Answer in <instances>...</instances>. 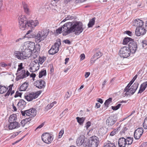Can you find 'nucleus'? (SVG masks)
Returning a JSON list of instances; mask_svg holds the SVG:
<instances>
[{"mask_svg": "<svg viewBox=\"0 0 147 147\" xmlns=\"http://www.w3.org/2000/svg\"><path fill=\"white\" fill-rule=\"evenodd\" d=\"M88 139L85 138L84 135L80 136L76 141V144L77 146H80L83 145L84 147L87 146Z\"/></svg>", "mask_w": 147, "mask_h": 147, "instance_id": "nucleus-9", "label": "nucleus"}, {"mask_svg": "<svg viewBox=\"0 0 147 147\" xmlns=\"http://www.w3.org/2000/svg\"><path fill=\"white\" fill-rule=\"evenodd\" d=\"M147 85V82L143 83L140 86V89L138 93H140L144 91L146 88Z\"/></svg>", "mask_w": 147, "mask_h": 147, "instance_id": "nucleus-22", "label": "nucleus"}, {"mask_svg": "<svg viewBox=\"0 0 147 147\" xmlns=\"http://www.w3.org/2000/svg\"><path fill=\"white\" fill-rule=\"evenodd\" d=\"M131 85L129 83L124 89V91L125 92L126 91H127V90L129 89V88Z\"/></svg>", "mask_w": 147, "mask_h": 147, "instance_id": "nucleus-51", "label": "nucleus"}, {"mask_svg": "<svg viewBox=\"0 0 147 147\" xmlns=\"http://www.w3.org/2000/svg\"><path fill=\"white\" fill-rule=\"evenodd\" d=\"M1 67H4L7 66V65L4 63H1Z\"/></svg>", "mask_w": 147, "mask_h": 147, "instance_id": "nucleus-64", "label": "nucleus"}, {"mask_svg": "<svg viewBox=\"0 0 147 147\" xmlns=\"http://www.w3.org/2000/svg\"><path fill=\"white\" fill-rule=\"evenodd\" d=\"M127 90V91H125L126 92L125 93V94L127 95H132L136 91H135V90H134V88L131 87L130 88L128 89Z\"/></svg>", "mask_w": 147, "mask_h": 147, "instance_id": "nucleus-25", "label": "nucleus"}, {"mask_svg": "<svg viewBox=\"0 0 147 147\" xmlns=\"http://www.w3.org/2000/svg\"><path fill=\"white\" fill-rule=\"evenodd\" d=\"M126 33L130 36H131L132 35V32L129 31H126Z\"/></svg>", "mask_w": 147, "mask_h": 147, "instance_id": "nucleus-62", "label": "nucleus"}, {"mask_svg": "<svg viewBox=\"0 0 147 147\" xmlns=\"http://www.w3.org/2000/svg\"><path fill=\"white\" fill-rule=\"evenodd\" d=\"M61 45L60 40L59 39L58 41H57L54 45L52 46L50 49L49 51V54L54 55L58 52L59 50V47Z\"/></svg>", "mask_w": 147, "mask_h": 147, "instance_id": "nucleus-7", "label": "nucleus"}, {"mask_svg": "<svg viewBox=\"0 0 147 147\" xmlns=\"http://www.w3.org/2000/svg\"><path fill=\"white\" fill-rule=\"evenodd\" d=\"M8 88L5 86H0V94H3L6 92L8 90Z\"/></svg>", "mask_w": 147, "mask_h": 147, "instance_id": "nucleus-31", "label": "nucleus"}, {"mask_svg": "<svg viewBox=\"0 0 147 147\" xmlns=\"http://www.w3.org/2000/svg\"><path fill=\"white\" fill-rule=\"evenodd\" d=\"M87 146L88 147H97L100 143L98 138L94 136L90 137L87 140Z\"/></svg>", "mask_w": 147, "mask_h": 147, "instance_id": "nucleus-4", "label": "nucleus"}, {"mask_svg": "<svg viewBox=\"0 0 147 147\" xmlns=\"http://www.w3.org/2000/svg\"><path fill=\"white\" fill-rule=\"evenodd\" d=\"M76 119H77L78 122L80 124H82L83 123L85 119V118H80L79 117H77L76 118Z\"/></svg>", "mask_w": 147, "mask_h": 147, "instance_id": "nucleus-39", "label": "nucleus"}, {"mask_svg": "<svg viewBox=\"0 0 147 147\" xmlns=\"http://www.w3.org/2000/svg\"><path fill=\"white\" fill-rule=\"evenodd\" d=\"M107 80H104V81L103 82V83L102 84V88H103V87H104L105 85L107 83Z\"/></svg>", "mask_w": 147, "mask_h": 147, "instance_id": "nucleus-63", "label": "nucleus"}, {"mask_svg": "<svg viewBox=\"0 0 147 147\" xmlns=\"http://www.w3.org/2000/svg\"><path fill=\"white\" fill-rule=\"evenodd\" d=\"M16 119V115L15 114H13L11 115L9 119V122L10 123L14 122Z\"/></svg>", "mask_w": 147, "mask_h": 147, "instance_id": "nucleus-29", "label": "nucleus"}, {"mask_svg": "<svg viewBox=\"0 0 147 147\" xmlns=\"http://www.w3.org/2000/svg\"><path fill=\"white\" fill-rule=\"evenodd\" d=\"M112 98H109L106 100L104 103L105 106L107 107H108L109 106V105L112 102Z\"/></svg>", "mask_w": 147, "mask_h": 147, "instance_id": "nucleus-35", "label": "nucleus"}, {"mask_svg": "<svg viewBox=\"0 0 147 147\" xmlns=\"http://www.w3.org/2000/svg\"><path fill=\"white\" fill-rule=\"evenodd\" d=\"M18 134V133H15V134L12 135L11 136V138H13L15 137L16 136H17Z\"/></svg>", "mask_w": 147, "mask_h": 147, "instance_id": "nucleus-61", "label": "nucleus"}, {"mask_svg": "<svg viewBox=\"0 0 147 147\" xmlns=\"http://www.w3.org/2000/svg\"><path fill=\"white\" fill-rule=\"evenodd\" d=\"M133 139V138H131L130 137H128L127 139H125L126 140V142H127V145L131 144L132 143Z\"/></svg>", "mask_w": 147, "mask_h": 147, "instance_id": "nucleus-38", "label": "nucleus"}, {"mask_svg": "<svg viewBox=\"0 0 147 147\" xmlns=\"http://www.w3.org/2000/svg\"><path fill=\"white\" fill-rule=\"evenodd\" d=\"M63 42H65V44H67L69 45H70L71 44V42L68 39L64 40Z\"/></svg>", "mask_w": 147, "mask_h": 147, "instance_id": "nucleus-52", "label": "nucleus"}, {"mask_svg": "<svg viewBox=\"0 0 147 147\" xmlns=\"http://www.w3.org/2000/svg\"><path fill=\"white\" fill-rule=\"evenodd\" d=\"M133 40L131 38L129 37H125V38L123 40V45L127 44L128 43L131 42V40Z\"/></svg>", "mask_w": 147, "mask_h": 147, "instance_id": "nucleus-27", "label": "nucleus"}, {"mask_svg": "<svg viewBox=\"0 0 147 147\" xmlns=\"http://www.w3.org/2000/svg\"><path fill=\"white\" fill-rule=\"evenodd\" d=\"M42 140L45 143L47 144L50 143L53 140L52 137L48 133L43 134L42 136Z\"/></svg>", "mask_w": 147, "mask_h": 147, "instance_id": "nucleus-10", "label": "nucleus"}, {"mask_svg": "<svg viewBox=\"0 0 147 147\" xmlns=\"http://www.w3.org/2000/svg\"><path fill=\"white\" fill-rule=\"evenodd\" d=\"M138 83L137 82H136L134 83L131 87L134 88V90L136 91L138 87Z\"/></svg>", "mask_w": 147, "mask_h": 147, "instance_id": "nucleus-41", "label": "nucleus"}, {"mask_svg": "<svg viewBox=\"0 0 147 147\" xmlns=\"http://www.w3.org/2000/svg\"><path fill=\"white\" fill-rule=\"evenodd\" d=\"M82 23L77 22L75 23L72 22H67L64 24L62 27L59 28L56 30L57 33L60 34L63 31V36H66L69 34L74 32L76 35H78L83 31Z\"/></svg>", "mask_w": 147, "mask_h": 147, "instance_id": "nucleus-1", "label": "nucleus"}, {"mask_svg": "<svg viewBox=\"0 0 147 147\" xmlns=\"http://www.w3.org/2000/svg\"><path fill=\"white\" fill-rule=\"evenodd\" d=\"M118 144L119 147H125L127 145L126 140L124 137L120 138L119 139Z\"/></svg>", "mask_w": 147, "mask_h": 147, "instance_id": "nucleus-16", "label": "nucleus"}, {"mask_svg": "<svg viewBox=\"0 0 147 147\" xmlns=\"http://www.w3.org/2000/svg\"><path fill=\"white\" fill-rule=\"evenodd\" d=\"M23 5L24 10V11L28 15L30 13V11L27 5L24 2H22Z\"/></svg>", "mask_w": 147, "mask_h": 147, "instance_id": "nucleus-26", "label": "nucleus"}, {"mask_svg": "<svg viewBox=\"0 0 147 147\" xmlns=\"http://www.w3.org/2000/svg\"><path fill=\"white\" fill-rule=\"evenodd\" d=\"M44 125V123H42L41 124L39 125L36 129H40L41 128V127H42L43 125Z\"/></svg>", "mask_w": 147, "mask_h": 147, "instance_id": "nucleus-60", "label": "nucleus"}, {"mask_svg": "<svg viewBox=\"0 0 147 147\" xmlns=\"http://www.w3.org/2000/svg\"><path fill=\"white\" fill-rule=\"evenodd\" d=\"M116 121L113 117L110 116L107 119L106 124L109 127H111L115 124Z\"/></svg>", "mask_w": 147, "mask_h": 147, "instance_id": "nucleus-14", "label": "nucleus"}, {"mask_svg": "<svg viewBox=\"0 0 147 147\" xmlns=\"http://www.w3.org/2000/svg\"><path fill=\"white\" fill-rule=\"evenodd\" d=\"M31 118H30V117H29L28 118H26V119H24L26 124L28 122L30 121L31 120Z\"/></svg>", "mask_w": 147, "mask_h": 147, "instance_id": "nucleus-56", "label": "nucleus"}, {"mask_svg": "<svg viewBox=\"0 0 147 147\" xmlns=\"http://www.w3.org/2000/svg\"><path fill=\"white\" fill-rule=\"evenodd\" d=\"M26 48L30 50L33 51L35 48V43L32 42H27L25 45Z\"/></svg>", "mask_w": 147, "mask_h": 147, "instance_id": "nucleus-19", "label": "nucleus"}, {"mask_svg": "<svg viewBox=\"0 0 147 147\" xmlns=\"http://www.w3.org/2000/svg\"><path fill=\"white\" fill-rule=\"evenodd\" d=\"M26 104V102L22 99L20 100L18 102L17 105L21 108H23Z\"/></svg>", "mask_w": 147, "mask_h": 147, "instance_id": "nucleus-24", "label": "nucleus"}, {"mask_svg": "<svg viewBox=\"0 0 147 147\" xmlns=\"http://www.w3.org/2000/svg\"><path fill=\"white\" fill-rule=\"evenodd\" d=\"M47 73L45 70H42L39 73V78H40L43 76H45L46 75Z\"/></svg>", "mask_w": 147, "mask_h": 147, "instance_id": "nucleus-37", "label": "nucleus"}, {"mask_svg": "<svg viewBox=\"0 0 147 147\" xmlns=\"http://www.w3.org/2000/svg\"><path fill=\"white\" fill-rule=\"evenodd\" d=\"M40 44H36V45H35V51L36 52H38V51H39L40 49Z\"/></svg>", "mask_w": 147, "mask_h": 147, "instance_id": "nucleus-45", "label": "nucleus"}, {"mask_svg": "<svg viewBox=\"0 0 147 147\" xmlns=\"http://www.w3.org/2000/svg\"><path fill=\"white\" fill-rule=\"evenodd\" d=\"M143 21L139 19H136L134 22L133 25L138 28L144 26Z\"/></svg>", "mask_w": 147, "mask_h": 147, "instance_id": "nucleus-18", "label": "nucleus"}, {"mask_svg": "<svg viewBox=\"0 0 147 147\" xmlns=\"http://www.w3.org/2000/svg\"><path fill=\"white\" fill-rule=\"evenodd\" d=\"M24 51L26 57H28L32 54V51L26 48Z\"/></svg>", "mask_w": 147, "mask_h": 147, "instance_id": "nucleus-30", "label": "nucleus"}, {"mask_svg": "<svg viewBox=\"0 0 147 147\" xmlns=\"http://www.w3.org/2000/svg\"><path fill=\"white\" fill-rule=\"evenodd\" d=\"M130 50L128 47L124 46L121 48L119 51V54L120 56L123 58H127L130 55Z\"/></svg>", "mask_w": 147, "mask_h": 147, "instance_id": "nucleus-6", "label": "nucleus"}, {"mask_svg": "<svg viewBox=\"0 0 147 147\" xmlns=\"http://www.w3.org/2000/svg\"><path fill=\"white\" fill-rule=\"evenodd\" d=\"M38 95L34 93H31L25 96V99L28 101H30L33 99L37 98Z\"/></svg>", "mask_w": 147, "mask_h": 147, "instance_id": "nucleus-15", "label": "nucleus"}, {"mask_svg": "<svg viewBox=\"0 0 147 147\" xmlns=\"http://www.w3.org/2000/svg\"><path fill=\"white\" fill-rule=\"evenodd\" d=\"M38 52L35 51L33 55H32V57H33L34 59L36 58L38 56Z\"/></svg>", "mask_w": 147, "mask_h": 147, "instance_id": "nucleus-47", "label": "nucleus"}, {"mask_svg": "<svg viewBox=\"0 0 147 147\" xmlns=\"http://www.w3.org/2000/svg\"><path fill=\"white\" fill-rule=\"evenodd\" d=\"M21 124L23 127H24L26 124L24 119L22 120L21 122Z\"/></svg>", "mask_w": 147, "mask_h": 147, "instance_id": "nucleus-58", "label": "nucleus"}, {"mask_svg": "<svg viewBox=\"0 0 147 147\" xmlns=\"http://www.w3.org/2000/svg\"><path fill=\"white\" fill-rule=\"evenodd\" d=\"M24 68L23 67V63H20L18 65V68L17 70V72H19V71H21Z\"/></svg>", "mask_w": 147, "mask_h": 147, "instance_id": "nucleus-40", "label": "nucleus"}, {"mask_svg": "<svg viewBox=\"0 0 147 147\" xmlns=\"http://www.w3.org/2000/svg\"><path fill=\"white\" fill-rule=\"evenodd\" d=\"M102 55V54L100 51H98L96 52V53L92 56V58L94 59L97 57L96 59L100 57Z\"/></svg>", "mask_w": 147, "mask_h": 147, "instance_id": "nucleus-33", "label": "nucleus"}, {"mask_svg": "<svg viewBox=\"0 0 147 147\" xmlns=\"http://www.w3.org/2000/svg\"><path fill=\"white\" fill-rule=\"evenodd\" d=\"M143 126L145 129H147V116L144 120L143 123Z\"/></svg>", "mask_w": 147, "mask_h": 147, "instance_id": "nucleus-43", "label": "nucleus"}, {"mask_svg": "<svg viewBox=\"0 0 147 147\" xmlns=\"http://www.w3.org/2000/svg\"><path fill=\"white\" fill-rule=\"evenodd\" d=\"M33 66L31 67V69L34 71H32V72H34L35 71H37L39 69V63L37 60H36L33 61Z\"/></svg>", "mask_w": 147, "mask_h": 147, "instance_id": "nucleus-21", "label": "nucleus"}, {"mask_svg": "<svg viewBox=\"0 0 147 147\" xmlns=\"http://www.w3.org/2000/svg\"><path fill=\"white\" fill-rule=\"evenodd\" d=\"M45 82L42 80H39L36 81L35 83V86L38 88L41 89L44 88L45 86Z\"/></svg>", "mask_w": 147, "mask_h": 147, "instance_id": "nucleus-17", "label": "nucleus"}, {"mask_svg": "<svg viewBox=\"0 0 147 147\" xmlns=\"http://www.w3.org/2000/svg\"><path fill=\"white\" fill-rule=\"evenodd\" d=\"M146 30L144 27V26L138 28H136L135 31V34L136 36H139L141 35L144 34L146 32Z\"/></svg>", "mask_w": 147, "mask_h": 147, "instance_id": "nucleus-13", "label": "nucleus"}, {"mask_svg": "<svg viewBox=\"0 0 147 147\" xmlns=\"http://www.w3.org/2000/svg\"><path fill=\"white\" fill-rule=\"evenodd\" d=\"M95 18L94 17L91 19L88 24V26L89 28L92 27L94 24L95 20Z\"/></svg>", "mask_w": 147, "mask_h": 147, "instance_id": "nucleus-32", "label": "nucleus"}, {"mask_svg": "<svg viewBox=\"0 0 147 147\" xmlns=\"http://www.w3.org/2000/svg\"><path fill=\"white\" fill-rule=\"evenodd\" d=\"M91 123L90 121H88L86 123V127L87 129L90 126Z\"/></svg>", "mask_w": 147, "mask_h": 147, "instance_id": "nucleus-55", "label": "nucleus"}, {"mask_svg": "<svg viewBox=\"0 0 147 147\" xmlns=\"http://www.w3.org/2000/svg\"><path fill=\"white\" fill-rule=\"evenodd\" d=\"M64 133V130L61 129L59 133V138H61Z\"/></svg>", "mask_w": 147, "mask_h": 147, "instance_id": "nucleus-49", "label": "nucleus"}, {"mask_svg": "<svg viewBox=\"0 0 147 147\" xmlns=\"http://www.w3.org/2000/svg\"><path fill=\"white\" fill-rule=\"evenodd\" d=\"M45 59L44 57H40L38 59L39 63L40 64H42L45 61Z\"/></svg>", "mask_w": 147, "mask_h": 147, "instance_id": "nucleus-44", "label": "nucleus"}, {"mask_svg": "<svg viewBox=\"0 0 147 147\" xmlns=\"http://www.w3.org/2000/svg\"><path fill=\"white\" fill-rule=\"evenodd\" d=\"M80 60L82 61L83 60L85 57V56L84 54H82L80 55Z\"/></svg>", "mask_w": 147, "mask_h": 147, "instance_id": "nucleus-54", "label": "nucleus"}, {"mask_svg": "<svg viewBox=\"0 0 147 147\" xmlns=\"http://www.w3.org/2000/svg\"><path fill=\"white\" fill-rule=\"evenodd\" d=\"M90 74V73L89 72H86L85 74V77L86 78H87Z\"/></svg>", "mask_w": 147, "mask_h": 147, "instance_id": "nucleus-59", "label": "nucleus"}, {"mask_svg": "<svg viewBox=\"0 0 147 147\" xmlns=\"http://www.w3.org/2000/svg\"><path fill=\"white\" fill-rule=\"evenodd\" d=\"M104 147H116L115 145L110 142L108 141L104 144Z\"/></svg>", "mask_w": 147, "mask_h": 147, "instance_id": "nucleus-28", "label": "nucleus"}, {"mask_svg": "<svg viewBox=\"0 0 147 147\" xmlns=\"http://www.w3.org/2000/svg\"><path fill=\"white\" fill-rule=\"evenodd\" d=\"M29 84L28 83L26 82L24 83L20 86V91H24L26 90Z\"/></svg>", "mask_w": 147, "mask_h": 147, "instance_id": "nucleus-23", "label": "nucleus"}, {"mask_svg": "<svg viewBox=\"0 0 147 147\" xmlns=\"http://www.w3.org/2000/svg\"><path fill=\"white\" fill-rule=\"evenodd\" d=\"M129 47L130 52L132 53H134L136 52L137 49V42L133 40H131L129 44Z\"/></svg>", "mask_w": 147, "mask_h": 147, "instance_id": "nucleus-11", "label": "nucleus"}, {"mask_svg": "<svg viewBox=\"0 0 147 147\" xmlns=\"http://www.w3.org/2000/svg\"><path fill=\"white\" fill-rule=\"evenodd\" d=\"M117 133L114 130L112 131L110 134V135L113 136L114 135Z\"/></svg>", "mask_w": 147, "mask_h": 147, "instance_id": "nucleus-57", "label": "nucleus"}, {"mask_svg": "<svg viewBox=\"0 0 147 147\" xmlns=\"http://www.w3.org/2000/svg\"><path fill=\"white\" fill-rule=\"evenodd\" d=\"M16 74L17 77L16 80L17 81L22 79L25 78L29 76L30 73L28 71H26L25 70L23 69L19 72H17Z\"/></svg>", "mask_w": 147, "mask_h": 147, "instance_id": "nucleus-8", "label": "nucleus"}, {"mask_svg": "<svg viewBox=\"0 0 147 147\" xmlns=\"http://www.w3.org/2000/svg\"><path fill=\"white\" fill-rule=\"evenodd\" d=\"M18 20L19 27L20 29L22 30H24L25 28L27 27L33 28L38 24V20H36L34 21L32 20H28L24 16H19Z\"/></svg>", "mask_w": 147, "mask_h": 147, "instance_id": "nucleus-2", "label": "nucleus"}, {"mask_svg": "<svg viewBox=\"0 0 147 147\" xmlns=\"http://www.w3.org/2000/svg\"><path fill=\"white\" fill-rule=\"evenodd\" d=\"M22 93L21 92H19L18 91L16 92V94L14 96V97L15 98L17 97L18 96L21 97V96Z\"/></svg>", "mask_w": 147, "mask_h": 147, "instance_id": "nucleus-48", "label": "nucleus"}, {"mask_svg": "<svg viewBox=\"0 0 147 147\" xmlns=\"http://www.w3.org/2000/svg\"><path fill=\"white\" fill-rule=\"evenodd\" d=\"M144 132L142 127H139L135 130L134 134V136L135 139L138 140L141 137Z\"/></svg>", "mask_w": 147, "mask_h": 147, "instance_id": "nucleus-12", "label": "nucleus"}, {"mask_svg": "<svg viewBox=\"0 0 147 147\" xmlns=\"http://www.w3.org/2000/svg\"><path fill=\"white\" fill-rule=\"evenodd\" d=\"M13 86V84H11L9 86V89L5 95V97L9 96L12 90V87Z\"/></svg>", "mask_w": 147, "mask_h": 147, "instance_id": "nucleus-34", "label": "nucleus"}, {"mask_svg": "<svg viewBox=\"0 0 147 147\" xmlns=\"http://www.w3.org/2000/svg\"><path fill=\"white\" fill-rule=\"evenodd\" d=\"M121 104H118L117 105L115 106H112V109L113 110H116L119 108L120 107Z\"/></svg>", "mask_w": 147, "mask_h": 147, "instance_id": "nucleus-42", "label": "nucleus"}, {"mask_svg": "<svg viewBox=\"0 0 147 147\" xmlns=\"http://www.w3.org/2000/svg\"><path fill=\"white\" fill-rule=\"evenodd\" d=\"M127 128L126 127L124 128L121 131L120 133L121 134H122L125 133V131L127 130Z\"/></svg>", "mask_w": 147, "mask_h": 147, "instance_id": "nucleus-53", "label": "nucleus"}, {"mask_svg": "<svg viewBox=\"0 0 147 147\" xmlns=\"http://www.w3.org/2000/svg\"><path fill=\"white\" fill-rule=\"evenodd\" d=\"M20 52L18 51H16L14 52V54L16 56V57L18 59H20Z\"/></svg>", "mask_w": 147, "mask_h": 147, "instance_id": "nucleus-46", "label": "nucleus"}, {"mask_svg": "<svg viewBox=\"0 0 147 147\" xmlns=\"http://www.w3.org/2000/svg\"><path fill=\"white\" fill-rule=\"evenodd\" d=\"M54 106L53 103H52L48 105L46 107V109H51Z\"/></svg>", "mask_w": 147, "mask_h": 147, "instance_id": "nucleus-50", "label": "nucleus"}, {"mask_svg": "<svg viewBox=\"0 0 147 147\" xmlns=\"http://www.w3.org/2000/svg\"><path fill=\"white\" fill-rule=\"evenodd\" d=\"M9 125V129H12L15 128L19 127L20 126V124L16 122H12L10 123Z\"/></svg>", "mask_w": 147, "mask_h": 147, "instance_id": "nucleus-20", "label": "nucleus"}, {"mask_svg": "<svg viewBox=\"0 0 147 147\" xmlns=\"http://www.w3.org/2000/svg\"><path fill=\"white\" fill-rule=\"evenodd\" d=\"M49 32L47 30L39 31L36 34H32V38H35L36 42H39L43 40L48 34Z\"/></svg>", "mask_w": 147, "mask_h": 147, "instance_id": "nucleus-3", "label": "nucleus"}, {"mask_svg": "<svg viewBox=\"0 0 147 147\" xmlns=\"http://www.w3.org/2000/svg\"><path fill=\"white\" fill-rule=\"evenodd\" d=\"M20 112L22 116H24L26 115L30 118L34 117L36 115V110L33 108L24 111L21 110Z\"/></svg>", "mask_w": 147, "mask_h": 147, "instance_id": "nucleus-5", "label": "nucleus"}, {"mask_svg": "<svg viewBox=\"0 0 147 147\" xmlns=\"http://www.w3.org/2000/svg\"><path fill=\"white\" fill-rule=\"evenodd\" d=\"M20 59H26V54L24 53V51H23L20 52Z\"/></svg>", "mask_w": 147, "mask_h": 147, "instance_id": "nucleus-36", "label": "nucleus"}]
</instances>
